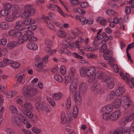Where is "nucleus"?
I'll list each match as a JSON object with an SVG mask.
<instances>
[{"label":"nucleus","mask_w":134,"mask_h":134,"mask_svg":"<svg viewBox=\"0 0 134 134\" xmlns=\"http://www.w3.org/2000/svg\"><path fill=\"white\" fill-rule=\"evenodd\" d=\"M23 97L19 96L18 98L16 101L17 103L19 104L20 106L23 108L22 110L23 113L28 118H31V122L35 123L36 121L32 118L33 114L31 112L33 109V107L32 103L28 100H22Z\"/></svg>","instance_id":"obj_1"},{"label":"nucleus","mask_w":134,"mask_h":134,"mask_svg":"<svg viewBox=\"0 0 134 134\" xmlns=\"http://www.w3.org/2000/svg\"><path fill=\"white\" fill-rule=\"evenodd\" d=\"M24 10L21 14L22 17L24 18H26L34 15L35 13V9L31 4L25 5L24 7Z\"/></svg>","instance_id":"obj_2"},{"label":"nucleus","mask_w":134,"mask_h":134,"mask_svg":"<svg viewBox=\"0 0 134 134\" xmlns=\"http://www.w3.org/2000/svg\"><path fill=\"white\" fill-rule=\"evenodd\" d=\"M23 95L27 97H32L36 95L38 92L36 89L32 88H29L27 86H24L23 88Z\"/></svg>","instance_id":"obj_3"},{"label":"nucleus","mask_w":134,"mask_h":134,"mask_svg":"<svg viewBox=\"0 0 134 134\" xmlns=\"http://www.w3.org/2000/svg\"><path fill=\"white\" fill-rule=\"evenodd\" d=\"M35 107L36 109L39 111H45L46 112H48L51 109L49 106L43 102L36 103Z\"/></svg>","instance_id":"obj_4"},{"label":"nucleus","mask_w":134,"mask_h":134,"mask_svg":"<svg viewBox=\"0 0 134 134\" xmlns=\"http://www.w3.org/2000/svg\"><path fill=\"white\" fill-rule=\"evenodd\" d=\"M106 41L105 40H103L101 42V44H103L101 47L100 48L99 52L100 53H109V50L107 49V45L106 44Z\"/></svg>","instance_id":"obj_5"},{"label":"nucleus","mask_w":134,"mask_h":134,"mask_svg":"<svg viewBox=\"0 0 134 134\" xmlns=\"http://www.w3.org/2000/svg\"><path fill=\"white\" fill-rule=\"evenodd\" d=\"M121 115V112L119 110L114 111L110 115V119L114 121L117 120Z\"/></svg>","instance_id":"obj_6"},{"label":"nucleus","mask_w":134,"mask_h":134,"mask_svg":"<svg viewBox=\"0 0 134 134\" xmlns=\"http://www.w3.org/2000/svg\"><path fill=\"white\" fill-rule=\"evenodd\" d=\"M74 100L75 102L78 104H80L81 103V97L78 92L75 93L74 95Z\"/></svg>","instance_id":"obj_7"},{"label":"nucleus","mask_w":134,"mask_h":134,"mask_svg":"<svg viewBox=\"0 0 134 134\" xmlns=\"http://www.w3.org/2000/svg\"><path fill=\"white\" fill-rule=\"evenodd\" d=\"M34 35L33 32L30 30H27L24 34L23 36L21 39L24 41L29 40L30 36H32Z\"/></svg>","instance_id":"obj_8"},{"label":"nucleus","mask_w":134,"mask_h":134,"mask_svg":"<svg viewBox=\"0 0 134 134\" xmlns=\"http://www.w3.org/2000/svg\"><path fill=\"white\" fill-rule=\"evenodd\" d=\"M15 28L20 31L24 30L25 28L23 26L24 25V21L19 20L17 21L16 23Z\"/></svg>","instance_id":"obj_9"},{"label":"nucleus","mask_w":134,"mask_h":134,"mask_svg":"<svg viewBox=\"0 0 134 134\" xmlns=\"http://www.w3.org/2000/svg\"><path fill=\"white\" fill-rule=\"evenodd\" d=\"M96 70L95 68L92 67L88 68L86 70V75L88 77H92L94 76Z\"/></svg>","instance_id":"obj_10"},{"label":"nucleus","mask_w":134,"mask_h":134,"mask_svg":"<svg viewBox=\"0 0 134 134\" xmlns=\"http://www.w3.org/2000/svg\"><path fill=\"white\" fill-rule=\"evenodd\" d=\"M12 123L18 127H20L21 124L18 117L15 116H13L12 118Z\"/></svg>","instance_id":"obj_11"},{"label":"nucleus","mask_w":134,"mask_h":134,"mask_svg":"<svg viewBox=\"0 0 134 134\" xmlns=\"http://www.w3.org/2000/svg\"><path fill=\"white\" fill-rule=\"evenodd\" d=\"M125 91L124 88L123 87H120L118 88L116 90L115 92L116 96H119L122 95L124 93Z\"/></svg>","instance_id":"obj_12"},{"label":"nucleus","mask_w":134,"mask_h":134,"mask_svg":"<svg viewBox=\"0 0 134 134\" xmlns=\"http://www.w3.org/2000/svg\"><path fill=\"white\" fill-rule=\"evenodd\" d=\"M27 46L28 48L32 50H36L38 49L37 44L32 42L28 43L27 44Z\"/></svg>","instance_id":"obj_13"},{"label":"nucleus","mask_w":134,"mask_h":134,"mask_svg":"<svg viewBox=\"0 0 134 134\" xmlns=\"http://www.w3.org/2000/svg\"><path fill=\"white\" fill-rule=\"evenodd\" d=\"M35 65L37 66L36 69L37 71L40 72H42L44 70L43 63L42 61H38Z\"/></svg>","instance_id":"obj_14"},{"label":"nucleus","mask_w":134,"mask_h":134,"mask_svg":"<svg viewBox=\"0 0 134 134\" xmlns=\"http://www.w3.org/2000/svg\"><path fill=\"white\" fill-rule=\"evenodd\" d=\"M127 127H120L116 129L112 132L113 134H122L124 132L126 131Z\"/></svg>","instance_id":"obj_15"},{"label":"nucleus","mask_w":134,"mask_h":134,"mask_svg":"<svg viewBox=\"0 0 134 134\" xmlns=\"http://www.w3.org/2000/svg\"><path fill=\"white\" fill-rule=\"evenodd\" d=\"M17 76V77H18L17 79V81L20 84H24L25 81V75L24 74L20 75L18 74Z\"/></svg>","instance_id":"obj_16"},{"label":"nucleus","mask_w":134,"mask_h":134,"mask_svg":"<svg viewBox=\"0 0 134 134\" xmlns=\"http://www.w3.org/2000/svg\"><path fill=\"white\" fill-rule=\"evenodd\" d=\"M113 107L111 105H109L103 107L102 109V111L103 113H110L112 111Z\"/></svg>","instance_id":"obj_17"},{"label":"nucleus","mask_w":134,"mask_h":134,"mask_svg":"<svg viewBox=\"0 0 134 134\" xmlns=\"http://www.w3.org/2000/svg\"><path fill=\"white\" fill-rule=\"evenodd\" d=\"M34 20L31 18L26 19L24 21V24L27 26L32 25L34 24Z\"/></svg>","instance_id":"obj_18"},{"label":"nucleus","mask_w":134,"mask_h":134,"mask_svg":"<svg viewBox=\"0 0 134 134\" xmlns=\"http://www.w3.org/2000/svg\"><path fill=\"white\" fill-rule=\"evenodd\" d=\"M121 103V99L119 98H117L115 99L113 103V105L115 108H118L119 107Z\"/></svg>","instance_id":"obj_19"},{"label":"nucleus","mask_w":134,"mask_h":134,"mask_svg":"<svg viewBox=\"0 0 134 134\" xmlns=\"http://www.w3.org/2000/svg\"><path fill=\"white\" fill-rule=\"evenodd\" d=\"M18 44L17 42L16 41H12L8 43L7 47L9 49H12L17 46Z\"/></svg>","instance_id":"obj_20"},{"label":"nucleus","mask_w":134,"mask_h":134,"mask_svg":"<svg viewBox=\"0 0 134 134\" xmlns=\"http://www.w3.org/2000/svg\"><path fill=\"white\" fill-rule=\"evenodd\" d=\"M9 25L5 22H2L0 23V27L3 30H6L8 29Z\"/></svg>","instance_id":"obj_21"},{"label":"nucleus","mask_w":134,"mask_h":134,"mask_svg":"<svg viewBox=\"0 0 134 134\" xmlns=\"http://www.w3.org/2000/svg\"><path fill=\"white\" fill-rule=\"evenodd\" d=\"M115 92L114 91H111L107 97V99L108 100H111L114 98L116 96Z\"/></svg>","instance_id":"obj_22"},{"label":"nucleus","mask_w":134,"mask_h":134,"mask_svg":"<svg viewBox=\"0 0 134 134\" xmlns=\"http://www.w3.org/2000/svg\"><path fill=\"white\" fill-rule=\"evenodd\" d=\"M69 89L72 93L74 92L76 90L77 85L75 83L72 82L70 85Z\"/></svg>","instance_id":"obj_23"},{"label":"nucleus","mask_w":134,"mask_h":134,"mask_svg":"<svg viewBox=\"0 0 134 134\" xmlns=\"http://www.w3.org/2000/svg\"><path fill=\"white\" fill-rule=\"evenodd\" d=\"M87 87V84L83 82L82 83L80 84L79 86V90L80 92H85Z\"/></svg>","instance_id":"obj_24"},{"label":"nucleus","mask_w":134,"mask_h":134,"mask_svg":"<svg viewBox=\"0 0 134 134\" xmlns=\"http://www.w3.org/2000/svg\"><path fill=\"white\" fill-rule=\"evenodd\" d=\"M79 113V109L77 106L76 105H75L74 107L73 114V117L76 118L77 117Z\"/></svg>","instance_id":"obj_25"},{"label":"nucleus","mask_w":134,"mask_h":134,"mask_svg":"<svg viewBox=\"0 0 134 134\" xmlns=\"http://www.w3.org/2000/svg\"><path fill=\"white\" fill-rule=\"evenodd\" d=\"M10 12V10H8L5 9H4L2 10L1 11L0 14L1 16L2 15L6 16L8 15Z\"/></svg>","instance_id":"obj_26"},{"label":"nucleus","mask_w":134,"mask_h":134,"mask_svg":"<svg viewBox=\"0 0 134 134\" xmlns=\"http://www.w3.org/2000/svg\"><path fill=\"white\" fill-rule=\"evenodd\" d=\"M105 76V74L102 72H98L94 75V77H97L99 79H103Z\"/></svg>","instance_id":"obj_27"},{"label":"nucleus","mask_w":134,"mask_h":134,"mask_svg":"<svg viewBox=\"0 0 134 134\" xmlns=\"http://www.w3.org/2000/svg\"><path fill=\"white\" fill-rule=\"evenodd\" d=\"M76 71L74 69H70L69 73L68 76L73 78L74 77L75 75Z\"/></svg>","instance_id":"obj_28"},{"label":"nucleus","mask_w":134,"mask_h":134,"mask_svg":"<svg viewBox=\"0 0 134 134\" xmlns=\"http://www.w3.org/2000/svg\"><path fill=\"white\" fill-rule=\"evenodd\" d=\"M56 51L55 49L52 50L50 47H47L46 50V52L50 55L53 54L54 52H56Z\"/></svg>","instance_id":"obj_29"},{"label":"nucleus","mask_w":134,"mask_h":134,"mask_svg":"<svg viewBox=\"0 0 134 134\" xmlns=\"http://www.w3.org/2000/svg\"><path fill=\"white\" fill-rule=\"evenodd\" d=\"M62 96V94L60 92H59L58 93L54 94L53 98L54 99L58 100L60 99Z\"/></svg>","instance_id":"obj_30"},{"label":"nucleus","mask_w":134,"mask_h":134,"mask_svg":"<svg viewBox=\"0 0 134 134\" xmlns=\"http://www.w3.org/2000/svg\"><path fill=\"white\" fill-rule=\"evenodd\" d=\"M73 10L75 12H77L78 13L82 14L83 15L84 14L86 13V12L84 11L80 7L77 8H74Z\"/></svg>","instance_id":"obj_31"},{"label":"nucleus","mask_w":134,"mask_h":134,"mask_svg":"<svg viewBox=\"0 0 134 134\" xmlns=\"http://www.w3.org/2000/svg\"><path fill=\"white\" fill-rule=\"evenodd\" d=\"M31 130L33 132L36 134H39L41 132V130L39 128L35 126L32 127Z\"/></svg>","instance_id":"obj_32"},{"label":"nucleus","mask_w":134,"mask_h":134,"mask_svg":"<svg viewBox=\"0 0 134 134\" xmlns=\"http://www.w3.org/2000/svg\"><path fill=\"white\" fill-rule=\"evenodd\" d=\"M54 78L58 82H62L63 80V78L62 76L59 75H55L54 76Z\"/></svg>","instance_id":"obj_33"},{"label":"nucleus","mask_w":134,"mask_h":134,"mask_svg":"<svg viewBox=\"0 0 134 134\" xmlns=\"http://www.w3.org/2000/svg\"><path fill=\"white\" fill-rule=\"evenodd\" d=\"M107 84V87L110 89L113 88L115 86V83L112 81L108 82Z\"/></svg>","instance_id":"obj_34"},{"label":"nucleus","mask_w":134,"mask_h":134,"mask_svg":"<svg viewBox=\"0 0 134 134\" xmlns=\"http://www.w3.org/2000/svg\"><path fill=\"white\" fill-rule=\"evenodd\" d=\"M57 35L60 37H64L66 35V34L63 31H58L57 33Z\"/></svg>","instance_id":"obj_35"},{"label":"nucleus","mask_w":134,"mask_h":134,"mask_svg":"<svg viewBox=\"0 0 134 134\" xmlns=\"http://www.w3.org/2000/svg\"><path fill=\"white\" fill-rule=\"evenodd\" d=\"M12 113H17L18 110L16 107L13 105L10 106L9 107Z\"/></svg>","instance_id":"obj_36"},{"label":"nucleus","mask_w":134,"mask_h":134,"mask_svg":"<svg viewBox=\"0 0 134 134\" xmlns=\"http://www.w3.org/2000/svg\"><path fill=\"white\" fill-rule=\"evenodd\" d=\"M12 14L14 16L16 17L20 16L21 15L20 10H14Z\"/></svg>","instance_id":"obj_37"},{"label":"nucleus","mask_w":134,"mask_h":134,"mask_svg":"<svg viewBox=\"0 0 134 134\" xmlns=\"http://www.w3.org/2000/svg\"><path fill=\"white\" fill-rule=\"evenodd\" d=\"M45 43L47 47H50L53 44L52 41L49 38L46 39L45 41Z\"/></svg>","instance_id":"obj_38"},{"label":"nucleus","mask_w":134,"mask_h":134,"mask_svg":"<svg viewBox=\"0 0 134 134\" xmlns=\"http://www.w3.org/2000/svg\"><path fill=\"white\" fill-rule=\"evenodd\" d=\"M104 114L102 115L103 119L105 120H108L110 119V115H109V113H103Z\"/></svg>","instance_id":"obj_39"},{"label":"nucleus","mask_w":134,"mask_h":134,"mask_svg":"<svg viewBox=\"0 0 134 134\" xmlns=\"http://www.w3.org/2000/svg\"><path fill=\"white\" fill-rule=\"evenodd\" d=\"M20 119L21 122L25 124H26L27 123V120L26 117L23 116L22 115H20V117H19Z\"/></svg>","instance_id":"obj_40"},{"label":"nucleus","mask_w":134,"mask_h":134,"mask_svg":"<svg viewBox=\"0 0 134 134\" xmlns=\"http://www.w3.org/2000/svg\"><path fill=\"white\" fill-rule=\"evenodd\" d=\"M72 78L68 76H65L64 79L65 84L67 85L71 82L72 81Z\"/></svg>","instance_id":"obj_41"},{"label":"nucleus","mask_w":134,"mask_h":134,"mask_svg":"<svg viewBox=\"0 0 134 134\" xmlns=\"http://www.w3.org/2000/svg\"><path fill=\"white\" fill-rule=\"evenodd\" d=\"M5 19L8 22H11L14 20V18L13 15H9L6 17Z\"/></svg>","instance_id":"obj_42"},{"label":"nucleus","mask_w":134,"mask_h":134,"mask_svg":"<svg viewBox=\"0 0 134 134\" xmlns=\"http://www.w3.org/2000/svg\"><path fill=\"white\" fill-rule=\"evenodd\" d=\"M86 71L84 68H81L80 70V73L81 75L83 77H85L86 75Z\"/></svg>","instance_id":"obj_43"},{"label":"nucleus","mask_w":134,"mask_h":134,"mask_svg":"<svg viewBox=\"0 0 134 134\" xmlns=\"http://www.w3.org/2000/svg\"><path fill=\"white\" fill-rule=\"evenodd\" d=\"M44 21L47 24V26L50 29L54 30L55 29L54 26L50 23H48L46 20H45Z\"/></svg>","instance_id":"obj_44"},{"label":"nucleus","mask_w":134,"mask_h":134,"mask_svg":"<svg viewBox=\"0 0 134 134\" xmlns=\"http://www.w3.org/2000/svg\"><path fill=\"white\" fill-rule=\"evenodd\" d=\"M58 6L57 5H54L53 4H49L47 6L48 8L53 10H54L56 7L57 8Z\"/></svg>","instance_id":"obj_45"},{"label":"nucleus","mask_w":134,"mask_h":134,"mask_svg":"<svg viewBox=\"0 0 134 134\" xmlns=\"http://www.w3.org/2000/svg\"><path fill=\"white\" fill-rule=\"evenodd\" d=\"M130 121V120H129L128 117H126L125 118H123L121 120V122L124 124H125L127 122Z\"/></svg>","instance_id":"obj_46"},{"label":"nucleus","mask_w":134,"mask_h":134,"mask_svg":"<svg viewBox=\"0 0 134 134\" xmlns=\"http://www.w3.org/2000/svg\"><path fill=\"white\" fill-rule=\"evenodd\" d=\"M121 99L124 102V104L127 102L131 101L129 98L126 96H124L122 97L121 98Z\"/></svg>","instance_id":"obj_47"},{"label":"nucleus","mask_w":134,"mask_h":134,"mask_svg":"<svg viewBox=\"0 0 134 134\" xmlns=\"http://www.w3.org/2000/svg\"><path fill=\"white\" fill-rule=\"evenodd\" d=\"M20 66V64L17 62H14L12 63L11 65L12 66L15 68H18Z\"/></svg>","instance_id":"obj_48"},{"label":"nucleus","mask_w":134,"mask_h":134,"mask_svg":"<svg viewBox=\"0 0 134 134\" xmlns=\"http://www.w3.org/2000/svg\"><path fill=\"white\" fill-rule=\"evenodd\" d=\"M87 57L89 58L95 59L97 58V55L92 54L88 53L87 54Z\"/></svg>","instance_id":"obj_49"},{"label":"nucleus","mask_w":134,"mask_h":134,"mask_svg":"<svg viewBox=\"0 0 134 134\" xmlns=\"http://www.w3.org/2000/svg\"><path fill=\"white\" fill-rule=\"evenodd\" d=\"M72 55L74 57L76 58L80 59H82L83 58V57L82 56L75 52L73 53L72 54Z\"/></svg>","instance_id":"obj_50"},{"label":"nucleus","mask_w":134,"mask_h":134,"mask_svg":"<svg viewBox=\"0 0 134 134\" xmlns=\"http://www.w3.org/2000/svg\"><path fill=\"white\" fill-rule=\"evenodd\" d=\"M16 31L15 30L12 29L9 31L8 34L10 36H14Z\"/></svg>","instance_id":"obj_51"},{"label":"nucleus","mask_w":134,"mask_h":134,"mask_svg":"<svg viewBox=\"0 0 134 134\" xmlns=\"http://www.w3.org/2000/svg\"><path fill=\"white\" fill-rule=\"evenodd\" d=\"M22 35V33L21 31H16L14 36V37L18 38L21 37Z\"/></svg>","instance_id":"obj_52"},{"label":"nucleus","mask_w":134,"mask_h":134,"mask_svg":"<svg viewBox=\"0 0 134 134\" xmlns=\"http://www.w3.org/2000/svg\"><path fill=\"white\" fill-rule=\"evenodd\" d=\"M60 71L61 74L64 75L66 73L65 67L64 66H61L60 67Z\"/></svg>","instance_id":"obj_53"},{"label":"nucleus","mask_w":134,"mask_h":134,"mask_svg":"<svg viewBox=\"0 0 134 134\" xmlns=\"http://www.w3.org/2000/svg\"><path fill=\"white\" fill-rule=\"evenodd\" d=\"M80 6L81 7L83 8H86L88 6V3L85 2H82L80 4Z\"/></svg>","instance_id":"obj_54"},{"label":"nucleus","mask_w":134,"mask_h":134,"mask_svg":"<svg viewBox=\"0 0 134 134\" xmlns=\"http://www.w3.org/2000/svg\"><path fill=\"white\" fill-rule=\"evenodd\" d=\"M134 47V43H133L130 44L128 45L126 50L127 53L129 52L128 50L131 49L133 48Z\"/></svg>","instance_id":"obj_55"},{"label":"nucleus","mask_w":134,"mask_h":134,"mask_svg":"<svg viewBox=\"0 0 134 134\" xmlns=\"http://www.w3.org/2000/svg\"><path fill=\"white\" fill-rule=\"evenodd\" d=\"M7 42V40L6 38H2L0 40V44L4 45L6 44Z\"/></svg>","instance_id":"obj_56"},{"label":"nucleus","mask_w":134,"mask_h":134,"mask_svg":"<svg viewBox=\"0 0 134 134\" xmlns=\"http://www.w3.org/2000/svg\"><path fill=\"white\" fill-rule=\"evenodd\" d=\"M4 61V63H5V64H6V66L8 64H12L13 62L12 60L8 58L5 59Z\"/></svg>","instance_id":"obj_57"},{"label":"nucleus","mask_w":134,"mask_h":134,"mask_svg":"<svg viewBox=\"0 0 134 134\" xmlns=\"http://www.w3.org/2000/svg\"><path fill=\"white\" fill-rule=\"evenodd\" d=\"M113 68L114 70L116 73L118 72L119 71V68L118 65L116 64H114L113 65Z\"/></svg>","instance_id":"obj_58"},{"label":"nucleus","mask_w":134,"mask_h":134,"mask_svg":"<svg viewBox=\"0 0 134 134\" xmlns=\"http://www.w3.org/2000/svg\"><path fill=\"white\" fill-rule=\"evenodd\" d=\"M110 78L111 77L109 76H105L102 79V81L104 82H106L107 81L109 80Z\"/></svg>","instance_id":"obj_59"},{"label":"nucleus","mask_w":134,"mask_h":134,"mask_svg":"<svg viewBox=\"0 0 134 134\" xmlns=\"http://www.w3.org/2000/svg\"><path fill=\"white\" fill-rule=\"evenodd\" d=\"M131 8L130 6H127L125 8V12L126 14H129L131 12Z\"/></svg>","instance_id":"obj_60"},{"label":"nucleus","mask_w":134,"mask_h":134,"mask_svg":"<svg viewBox=\"0 0 134 134\" xmlns=\"http://www.w3.org/2000/svg\"><path fill=\"white\" fill-rule=\"evenodd\" d=\"M48 101H49V103L53 106H54L55 105V103L54 101L52 99L49 98L47 99Z\"/></svg>","instance_id":"obj_61"},{"label":"nucleus","mask_w":134,"mask_h":134,"mask_svg":"<svg viewBox=\"0 0 134 134\" xmlns=\"http://www.w3.org/2000/svg\"><path fill=\"white\" fill-rule=\"evenodd\" d=\"M6 132L7 134H15L13 130L10 128H7L6 130Z\"/></svg>","instance_id":"obj_62"},{"label":"nucleus","mask_w":134,"mask_h":134,"mask_svg":"<svg viewBox=\"0 0 134 134\" xmlns=\"http://www.w3.org/2000/svg\"><path fill=\"white\" fill-rule=\"evenodd\" d=\"M80 21L82 25L86 24L87 23L86 19L84 18H82L80 19Z\"/></svg>","instance_id":"obj_63"},{"label":"nucleus","mask_w":134,"mask_h":134,"mask_svg":"<svg viewBox=\"0 0 134 134\" xmlns=\"http://www.w3.org/2000/svg\"><path fill=\"white\" fill-rule=\"evenodd\" d=\"M22 131L25 134H31V132L30 130H28L25 129H23Z\"/></svg>","instance_id":"obj_64"}]
</instances>
